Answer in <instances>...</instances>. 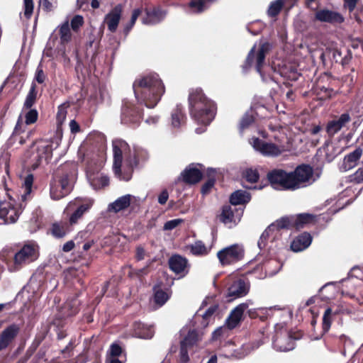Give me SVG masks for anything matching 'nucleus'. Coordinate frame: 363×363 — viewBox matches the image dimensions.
<instances>
[{
  "label": "nucleus",
  "instance_id": "f257e3e1",
  "mask_svg": "<svg viewBox=\"0 0 363 363\" xmlns=\"http://www.w3.org/2000/svg\"><path fill=\"white\" fill-rule=\"evenodd\" d=\"M133 86L138 101L149 108L155 107L164 93V86L155 73L136 79Z\"/></svg>",
  "mask_w": 363,
  "mask_h": 363
},
{
  "label": "nucleus",
  "instance_id": "f03ea898",
  "mask_svg": "<svg viewBox=\"0 0 363 363\" xmlns=\"http://www.w3.org/2000/svg\"><path fill=\"white\" fill-rule=\"evenodd\" d=\"M21 179V189L23 191L21 196V202L15 206L11 202L0 201V218L4 219L6 223H15L22 213L23 209L26 207L27 201L31 199L30 194L34 180L33 175L28 174L22 177Z\"/></svg>",
  "mask_w": 363,
  "mask_h": 363
},
{
  "label": "nucleus",
  "instance_id": "7ed1b4c3",
  "mask_svg": "<svg viewBox=\"0 0 363 363\" xmlns=\"http://www.w3.org/2000/svg\"><path fill=\"white\" fill-rule=\"evenodd\" d=\"M59 171L62 173L59 181L51 184L50 187V196L54 200H59L72 191L77 176V164L73 162L66 163Z\"/></svg>",
  "mask_w": 363,
  "mask_h": 363
},
{
  "label": "nucleus",
  "instance_id": "20e7f679",
  "mask_svg": "<svg viewBox=\"0 0 363 363\" xmlns=\"http://www.w3.org/2000/svg\"><path fill=\"white\" fill-rule=\"evenodd\" d=\"M38 117V113L35 109H30L25 114V122L23 121L21 115L18 117L13 133L9 138L11 143L16 141L23 145L33 133L32 130L26 131L27 125L34 123Z\"/></svg>",
  "mask_w": 363,
  "mask_h": 363
},
{
  "label": "nucleus",
  "instance_id": "39448f33",
  "mask_svg": "<svg viewBox=\"0 0 363 363\" xmlns=\"http://www.w3.org/2000/svg\"><path fill=\"white\" fill-rule=\"evenodd\" d=\"M113 152V172L120 180H122L123 175V166L125 164V160L131 155L132 151L128 144L122 139H115L112 142Z\"/></svg>",
  "mask_w": 363,
  "mask_h": 363
},
{
  "label": "nucleus",
  "instance_id": "423d86ee",
  "mask_svg": "<svg viewBox=\"0 0 363 363\" xmlns=\"http://www.w3.org/2000/svg\"><path fill=\"white\" fill-rule=\"evenodd\" d=\"M92 206V200L77 197L68 203L64 213L68 217L69 224L72 225L77 224Z\"/></svg>",
  "mask_w": 363,
  "mask_h": 363
},
{
  "label": "nucleus",
  "instance_id": "0eeeda50",
  "mask_svg": "<svg viewBox=\"0 0 363 363\" xmlns=\"http://www.w3.org/2000/svg\"><path fill=\"white\" fill-rule=\"evenodd\" d=\"M147 158L148 153L146 150L140 147H135L131 155L126 157L125 164L123 166V175L122 180L125 182L130 180L134 168L138 166L140 160L145 161Z\"/></svg>",
  "mask_w": 363,
  "mask_h": 363
},
{
  "label": "nucleus",
  "instance_id": "6e6552de",
  "mask_svg": "<svg viewBox=\"0 0 363 363\" xmlns=\"http://www.w3.org/2000/svg\"><path fill=\"white\" fill-rule=\"evenodd\" d=\"M38 257V247L35 243L25 244L14 255V265L16 269L30 264Z\"/></svg>",
  "mask_w": 363,
  "mask_h": 363
},
{
  "label": "nucleus",
  "instance_id": "1a4fd4ad",
  "mask_svg": "<svg viewBox=\"0 0 363 363\" xmlns=\"http://www.w3.org/2000/svg\"><path fill=\"white\" fill-rule=\"evenodd\" d=\"M141 112L130 102H125L121 111V122L124 124L136 126L140 123Z\"/></svg>",
  "mask_w": 363,
  "mask_h": 363
},
{
  "label": "nucleus",
  "instance_id": "9d476101",
  "mask_svg": "<svg viewBox=\"0 0 363 363\" xmlns=\"http://www.w3.org/2000/svg\"><path fill=\"white\" fill-rule=\"evenodd\" d=\"M20 332V326L13 323L5 328L0 334V351L6 349Z\"/></svg>",
  "mask_w": 363,
  "mask_h": 363
},
{
  "label": "nucleus",
  "instance_id": "9b49d317",
  "mask_svg": "<svg viewBox=\"0 0 363 363\" xmlns=\"http://www.w3.org/2000/svg\"><path fill=\"white\" fill-rule=\"evenodd\" d=\"M123 11L121 4L116 6L105 16L104 22L107 24L108 29L111 33L116 31Z\"/></svg>",
  "mask_w": 363,
  "mask_h": 363
},
{
  "label": "nucleus",
  "instance_id": "f8f14e48",
  "mask_svg": "<svg viewBox=\"0 0 363 363\" xmlns=\"http://www.w3.org/2000/svg\"><path fill=\"white\" fill-rule=\"evenodd\" d=\"M87 178L94 189H101L108 184V177L99 172H92L90 168L87 169Z\"/></svg>",
  "mask_w": 363,
  "mask_h": 363
},
{
  "label": "nucleus",
  "instance_id": "ddd939ff",
  "mask_svg": "<svg viewBox=\"0 0 363 363\" xmlns=\"http://www.w3.org/2000/svg\"><path fill=\"white\" fill-rule=\"evenodd\" d=\"M166 11L160 8H154L152 10H147L146 15L142 19L145 25H155L161 22L166 16Z\"/></svg>",
  "mask_w": 363,
  "mask_h": 363
},
{
  "label": "nucleus",
  "instance_id": "4468645a",
  "mask_svg": "<svg viewBox=\"0 0 363 363\" xmlns=\"http://www.w3.org/2000/svg\"><path fill=\"white\" fill-rule=\"evenodd\" d=\"M132 197L130 194H126L119 197L108 205V210L117 213L127 208L130 204Z\"/></svg>",
  "mask_w": 363,
  "mask_h": 363
},
{
  "label": "nucleus",
  "instance_id": "2eb2a0df",
  "mask_svg": "<svg viewBox=\"0 0 363 363\" xmlns=\"http://www.w3.org/2000/svg\"><path fill=\"white\" fill-rule=\"evenodd\" d=\"M59 35L60 42L62 44H66L72 40V29L69 27V20L68 18L65 21L58 26Z\"/></svg>",
  "mask_w": 363,
  "mask_h": 363
},
{
  "label": "nucleus",
  "instance_id": "dca6fc26",
  "mask_svg": "<svg viewBox=\"0 0 363 363\" xmlns=\"http://www.w3.org/2000/svg\"><path fill=\"white\" fill-rule=\"evenodd\" d=\"M155 331L152 327L145 326L138 323L135 325L133 335L141 339H151L154 335Z\"/></svg>",
  "mask_w": 363,
  "mask_h": 363
},
{
  "label": "nucleus",
  "instance_id": "f3484780",
  "mask_svg": "<svg viewBox=\"0 0 363 363\" xmlns=\"http://www.w3.org/2000/svg\"><path fill=\"white\" fill-rule=\"evenodd\" d=\"M154 301L158 306H163L169 298V294L160 289V285L157 284L153 287Z\"/></svg>",
  "mask_w": 363,
  "mask_h": 363
},
{
  "label": "nucleus",
  "instance_id": "a211bd4d",
  "mask_svg": "<svg viewBox=\"0 0 363 363\" xmlns=\"http://www.w3.org/2000/svg\"><path fill=\"white\" fill-rule=\"evenodd\" d=\"M51 233L57 238L65 237L67 233V224L64 223H54L51 227Z\"/></svg>",
  "mask_w": 363,
  "mask_h": 363
},
{
  "label": "nucleus",
  "instance_id": "6ab92c4d",
  "mask_svg": "<svg viewBox=\"0 0 363 363\" xmlns=\"http://www.w3.org/2000/svg\"><path fill=\"white\" fill-rule=\"evenodd\" d=\"M36 97V86L34 83H33L24 101L23 108L27 109L30 108L35 104Z\"/></svg>",
  "mask_w": 363,
  "mask_h": 363
},
{
  "label": "nucleus",
  "instance_id": "aec40b11",
  "mask_svg": "<svg viewBox=\"0 0 363 363\" xmlns=\"http://www.w3.org/2000/svg\"><path fill=\"white\" fill-rule=\"evenodd\" d=\"M169 269L175 274L182 272V256L179 255H172L168 261Z\"/></svg>",
  "mask_w": 363,
  "mask_h": 363
},
{
  "label": "nucleus",
  "instance_id": "412c9836",
  "mask_svg": "<svg viewBox=\"0 0 363 363\" xmlns=\"http://www.w3.org/2000/svg\"><path fill=\"white\" fill-rule=\"evenodd\" d=\"M182 119V108L177 105L171 114V125L174 128H179Z\"/></svg>",
  "mask_w": 363,
  "mask_h": 363
},
{
  "label": "nucleus",
  "instance_id": "4be33fe9",
  "mask_svg": "<svg viewBox=\"0 0 363 363\" xmlns=\"http://www.w3.org/2000/svg\"><path fill=\"white\" fill-rule=\"evenodd\" d=\"M70 28L74 33H79L84 24V17L81 15H75L70 20Z\"/></svg>",
  "mask_w": 363,
  "mask_h": 363
},
{
  "label": "nucleus",
  "instance_id": "5701e85b",
  "mask_svg": "<svg viewBox=\"0 0 363 363\" xmlns=\"http://www.w3.org/2000/svg\"><path fill=\"white\" fill-rule=\"evenodd\" d=\"M64 308L65 310H67L65 315L66 316H72L78 312L79 302L76 299L72 301H67L65 304Z\"/></svg>",
  "mask_w": 363,
  "mask_h": 363
},
{
  "label": "nucleus",
  "instance_id": "b1692460",
  "mask_svg": "<svg viewBox=\"0 0 363 363\" xmlns=\"http://www.w3.org/2000/svg\"><path fill=\"white\" fill-rule=\"evenodd\" d=\"M122 352V348L118 344L113 343L107 352L106 357H120Z\"/></svg>",
  "mask_w": 363,
  "mask_h": 363
},
{
  "label": "nucleus",
  "instance_id": "393cba45",
  "mask_svg": "<svg viewBox=\"0 0 363 363\" xmlns=\"http://www.w3.org/2000/svg\"><path fill=\"white\" fill-rule=\"evenodd\" d=\"M34 9L33 1H24L23 16L26 19L30 18Z\"/></svg>",
  "mask_w": 363,
  "mask_h": 363
},
{
  "label": "nucleus",
  "instance_id": "a878e982",
  "mask_svg": "<svg viewBox=\"0 0 363 363\" xmlns=\"http://www.w3.org/2000/svg\"><path fill=\"white\" fill-rule=\"evenodd\" d=\"M46 79V75L43 72L41 64H40L36 69L35 79L39 83L43 84Z\"/></svg>",
  "mask_w": 363,
  "mask_h": 363
},
{
  "label": "nucleus",
  "instance_id": "bb28decb",
  "mask_svg": "<svg viewBox=\"0 0 363 363\" xmlns=\"http://www.w3.org/2000/svg\"><path fill=\"white\" fill-rule=\"evenodd\" d=\"M58 145H59V143L57 141H56L55 143L51 142V143L50 145H46L43 146V148L45 149V150L46 158L52 156V152L53 149L57 148L58 147Z\"/></svg>",
  "mask_w": 363,
  "mask_h": 363
},
{
  "label": "nucleus",
  "instance_id": "cd10ccee",
  "mask_svg": "<svg viewBox=\"0 0 363 363\" xmlns=\"http://www.w3.org/2000/svg\"><path fill=\"white\" fill-rule=\"evenodd\" d=\"M182 222V219H174L169 220L164 223V230H169L175 228L180 223Z\"/></svg>",
  "mask_w": 363,
  "mask_h": 363
},
{
  "label": "nucleus",
  "instance_id": "c85d7f7f",
  "mask_svg": "<svg viewBox=\"0 0 363 363\" xmlns=\"http://www.w3.org/2000/svg\"><path fill=\"white\" fill-rule=\"evenodd\" d=\"M75 345V340L71 339L68 343V345L61 351L63 354L65 356H69L71 351L74 348Z\"/></svg>",
  "mask_w": 363,
  "mask_h": 363
},
{
  "label": "nucleus",
  "instance_id": "c756f323",
  "mask_svg": "<svg viewBox=\"0 0 363 363\" xmlns=\"http://www.w3.org/2000/svg\"><path fill=\"white\" fill-rule=\"evenodd\" d=\"M39 6L45 11H51L55 8L52 1H39Z\"/></svg>",
  "mask_w": 363,
  "mask_h": 363
},
{
  "label": "nucleus",
  "instance_id": "7c9ffc66",
  "mask_svg": "<svg viewBox=\"0 0 363 363\" xmlns=\"http://www.w3.org/2000/svg\"><path fill=\"white\" fill-rule=\"evenodd\" d=\"M169 194L166 189L163 190L158 196V203L160 204H164L167 201Z\"/></svg>",
  "mask_w": 363,
  "mask_h": 363
},
{
  "label": "nucleus",
  "instance_id": "2f4dec72",
  "mask_svg": "<svg viewBox=\"0 0 363 363\" xmlns=\"http://www.w3.org/2000/svg\"><path fill=\"white\" fill-rule=\"evenodd\" d=\"M74 242L73 240H69L65 242L62 246V250L65 252H70L74 247Z\"/></svg>",
  "mask_w": 363,
  "mask_h": 363
},
{
  "label": "nucleus",
  "instance_id": "473e14b6",
  "mask_svg": "<svg viewBox=\"0 0 363 363\" xmlns=\"http://www.w3.org/2000/svg\"><path fill=\"white\" fill-rule=\"evenodd\" d=\"M145 250L142 247H138L136 249L135 257L138 261L143 260L145 258Z\"/></svg>",
  "mask_w": 363,
  "mask_h": 363
},
{
  "label": "nucleus",
  "instance_id": "72a5a7b5",
  "mask_svg": "<svg viewBox=\"0 0 363 363\" xmlns=\"http://www.w3.org/2000/svg\"><path fill=\"white\" fill-rule=\"evenodd\" d=\"M178 352L179 355L182 356V340H179L178 342V345H172L170 348V353H175Z\"/></svg>",
  "mask_w": 363,
  "mask_h": 363
},
{
  "label": "nucleus",
  "instance_id": "f704fd0d",
  "mask_svg": "<svg viewBox=\"0 0 363 363\" xmlns=\"http://www.w3.org/2000/svg\"><path fill=\"white\" fill-rule=\"evenodd\" d=\"M141 13L142 10L140 9H134L132 13L131 18L130 21H131L132 23H135V21H137L138 18L141 14Z\"/></svg>",
  "mask_w": 363,
  "mask_h": 363
},
{
  "label": "nucleus",
  "instance_id": "c9c22d12",
  "mask_svg": "<svg viewBox=\"0 0 363 363\" xmlns=\"http://www.w3.org/2000/svg\"><path fill=\"white\" fill-rule=\"evenodd\" d=\"M69 128H70L71 132L73 133H76L79 131V125L74 120H72L70 121Z\"/></svg>",
  "mask_w": 363,
  "mask_h": 363
},
{
  "label": "nucleus",
  "instance_id": "e433bc0d",
  "mask_svg": "<svg viewBox=\"0 0 363 363\" xmlns=\"http://www.w3.org/2000/svg\"><path fill=\"white\" fill-rule=\"evenodd\" d=\"M150 264H151V262H150L146 267H145L142 269H138L135 272L136 275L138 277H141L143 275L147 274V268L149 267Z\"/></svg>",
  "mask_w": 363,
  "mask_h": 363
},
{
  "label": "nucleus",
  "instance_id": "4c0bfd02",
  "mask_svg": "<svg viewBox=\"0 0 363 363\" xmlns=\"http://www.w3.org/2000/svg\"><path fill=\"white\" fill-rule=\"evenodd\" d=\"M106 363H123V361L119 357H106Z\"/></svg>",
  "mask_w": 363,
  "mask_h": 363
},
{
  "label": "nucleus",
  "instance_id": "58836bf2",
  "mask_svg": "<svg viewBox=\"0 0 363 363\" xmlns=\"http://www.w3.org/2000/svg\"><path fill=\"white\" fill-rule=\"evenodd\" d=\"M135 23H132L131 21H130L124 28V33L125 35H127L130 30L132 29V28L134 26Z\"/></svg>",
  "mask_w": 363,
  "mask_h": 363
},
{
  "label": "nucleus",
  "instance_id": "ea45409f",
  "mask_svg": "<svg viewBox=\"0 0 363 363\" xmlns=\"http://www.w3.org/2000/svg\"><path fill=\"white\" fill-rule=\"evenodd\" d=\"M87 235H88L87 231H81L77 234V235L75 238V240H78L79 239H81V240L84 239L87 237Z\"/></svg>",
  "mask_w": 363,
  "mask_h": 363
},
{
  "label": "nucleus",
  "instance_id": "a19ab883",
  "mask_svg": "<svg viewBox=\"0 0 363 363\" xmlns=\"http://www.w3.org/2000/svg\"><path fill=\"white\" fill-rule=\"evenodd\" d=\"M57 339L58 340H62V339L65 338L67 336V333H66L65 330H58V331L57 333Z\"/></svg>",
  "mask_w": 363,
  "mask_h": 363
},
{
  "label": "nucleus",
  "instance_id": "79ce46f5",
  "mask_svg": "<svg viewBox=\"0 0 363 363\" xmlns=\"http://www.w3.org/2000/svg\"><path fill=\"white\" fill-rule=\"evenodd\" d=\"M158 119L159 118L157 116H155V117H151V118H147L145 121L147 123H156L157 121H158Z\"/></svg>",
  "mask_w": 363,
  "mask_h": 363
},
{
  "label": "nucleus",
  "instance_id": "37998d69",
  "mask_svg": "<svg viewBox=\"0 0 363 363\" xmlns=\"http://www.w3.org/2000/svg\"><path fill=\"white\" fill-rule=\"evenodd\" d=\"M92 241L91 242H87L86 243L84 244L82 248L84 250L86 251L88 250L89 249H90V247H91L92 245Z\"/></svg>",
  "mask_w": 363,
  "mask_h": 363
},
{
  "label": "nucleus",
  "instance_id": "c03bdc74",
  "mask_svg": "<svg viewBox=\"0 0 363 363\" xmlns=\"http://www.w3.org/2000/svg\"><path fill=\"white\" fill-rule=\"evenodd\" d=\"M91 5L93 9H97L100 6V1H91Z\"/></svg>",
  "mask_w": 363,
  "mask_h": 363
},
{
  "label": "nucleus",
  "instance_id": "a18cd8bd",
  "mask_svg": "<svg viewBox=\"0 0 363 363\" xmlns=\"http://www.w3.org/2000/svg\"><path fill=\"white\" fill-rule=\"evenodd\" d=\"M2 182H3V184H4V189H5V191H9V189H8V184H7V183H6V179H5V178H4V179H3V181H2Z\"/></svg>",
  "mask_w": 363,
  "mask_h": 363
},
{
  "label": "nucleus",
  "instance_id": "49530a36",
  "mask_svg": "<svg viewBox=\"0 0 363 363\" xmlns=\"http://www.w3.org/2000/svg\"><path fill=\"white\" fill-rule=\"evenodd\" d=\"M5 170H6V173L7 174V176L9 177V164H6L5 166Z\"/></svg>",
  "mask_w": 363,
  "mask_h": 363
},
{
  "label": "nucleus",
  "instance_id": "de8ad7c7",
  "mask_svg": "<svg viewBox=\"0 0 363 363\" xmlns=\"http://www.w3.org/2000/svg\"><path fill=\"white\" fill-rule=\"evenodd\" d=\"M5 306H6V304H4V303H0V312L3 311Z\"/></svg>",
  "mask_w": 363,
  "mask_h": 363
},
{
  "label": "nucleus",
  "instance_id": "09e8293b",
  "mask_svg": "<svg viewBox=\"0 0 363 363\" xmlns=\"http://www.w3.org/2000/svg\"><path fill=\"white\" fill-rule=\"evenodd\" d=\"M84 2L85 1H82L81 4L79 6L81 8Z\"/></svg>",
  "mask_w": 363,
  "mask_h": 363
},
{
  "label": "nucleus",
  "instance_id": "8fccbe9b",
  "mask_svg": "<svg viewBox=\"0 0 363 363\" xmlns=\"http://www.w3.org/2000/svg\"><path fill=\"white\" fill-rule=\"evenodd\" d=\"M179 335L181 336L182 335V332L181 331H179Z\"/></svg>",
  "mask_w": 363,
  "mask_h": 363
},
{
  "label": "nucleus",
  "instance_id": "3c124183",
  "mask_svg": "<svg viewBox=\"0 0 363 363\" xmlns=\"http://www.w3.org/2000/svg\"><path fill=\"white\" fill-rule=\"evenodd\" d=\"M167 361V357H166L164 362H166Z\"/></svg>",
  "mask_w": 363,
  "mask_h": 363
}]
</instances>
